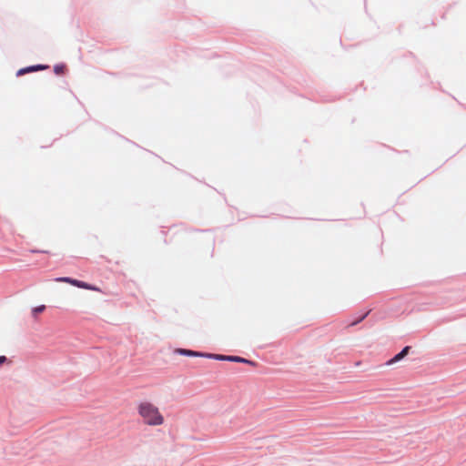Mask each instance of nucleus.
Wrapping results in <instances>:
<instances>
[{"mask_svg":"<svg viewBox=\"0 0 466 466\" xmlns=\"http://www.w3.org/2000/svg\"><path fill=\"white\" fill-rule=\"evenodd\" d=\"M44 310H45V306L44 305L38 306V307H35V308H33L32 315H33L34 318H36V316L42 314Z\"/></svg>","mask_w":466,"mask_h":466,"instance_id":"0eeeda50","label":"nucleus"},{"mask_svg":"<svg viewBox=\"0 0 466 466\" xmlns=\"http://www.w3.org/2000/svg\"><path fill=\"white\" fill-rule=\"evenodd\" d=\"M54 71L55 73L58 74V66H54Z\"/></svg>","mask_w":466,"mask_h":466,"instance_id":"9d476101","label":"nucleus"},{"mask_svg":"<svg viewBox=\"0 0 466 466\" xmlns=\"http://www.w3.org/2000/svg\"><path fill=\"white\" fill-rule=\"evenodd\" d=\"M45 68H47V66H41V65L35 66H28V67H25V68L18 70L17 75L22 76L26 73L35 72V71L45 69Z\"/></svg>","mask_w":466,"mask_h":466,"instance_id":"39448f33","label":"nucleus"},{"mask_svg":"<svg viewBox=\"0 0 466 466\" xmlns=\"http://www.w3.org/2000/svg\"><path fill=\"white\" fill-rule=\"evenodd\" d=\"M144 423L150 426H158L163 423V417L158 408L150 402H142L137 408Z\"/></svg>","mask_w":466,"mask_h":466,"instance_id":"f257e3e1","label":"nucleus"},{"mask_svg":"<svg viewBox=\"0 0 466 466\" xmlns=\"http://www.w3.org/2000/svg\"><path fill=\"white\" fill-rule=\"evenodd\" d=\"M59 70H60V74L63 73V66H60Z\"/></svg>","mask_w":466,"mask_h":466,"instance_id":"9b49d317","label":"nucleus"},{"mask_svg":"<svg viewBox=\"0 0 466 466\" xmlns=\"http://www.w3.org/2000/svg\"><path fill=\"white\" fill-rule=\"evenodd\" d=\"M59 281L60 282L70 283V284L76 285V286H77L79 288H83V289H88V290H96V288L91 287L89 284H87L86 282H82V281H79V280H73L72 279H69V278H60Z\"/></svg>","mask_w":466,"mask_h":466,"instance_id":"7ed1b4c3","label":"nucleus"},{"mask_svg":"<svg viewBox=\"0 0 466 466\" xmlns=\"http://www.w3.org/2000/svg\"><path fill=\"white\" fill-rule=\"evenodd\" d=\"M178 353H180L182 355H185V356H204V357H207V355H208V354H203V353H199V352H197V351H191L189 350H183V349L178 350Z\"/></svg>","mask_w":466,"mask_h":466,"instance_id":"423d86ee","label":"nucleus"},{"mask_svg":"<svg viewBox=\"0 0 466 466\" xmlns=\"http://www.w3.org/2000/svg\"><path fill=\"white\" fill-rule=\"evenodd\" d=\"M207 358L217 359V360H219L234 361V362H239V363H249V364L253 363L250 360H246L244 358H240L238 356H226V355L208 354Z\"/></svg>","mask_w":466,"mask_h":466,"instance_id":"f03ea898","label":"nucleus"},{"mask_svg":"<svg viewBox=\"0 0 466 466\" xmlns=\"http://www.w3.org/2000/svg\"><path fill=\"white\" fill-rule=\"evenodd\" d=\"M370 313V310H368L366 313H364L363 315H361L360 318H359V319L353 321L350 323V326H355L359 323H360L362 320H364V319Z\"/></svg>","mask_w":466,"mask_h":466,"instance_id":"6e6552de","label":"nucleus"},{"mask_svg":"<svg viewBox=\"0 0 466 466\" xmlns=\"http://www.w3.org/2000/svg\"><path fill=\"white\" fill-rule=\"evenodd\" d=\"M6 361L5 356H0V365L4 364Z\"/></svg>","mask_w":466,"mask_h":466,"instance_id":"1a4fd4ad","label":"nucleus"},{"mask_svg":"<svg viewBox=\"0 0 466 466\" xmlns=\"http://www.w3.org/2000/svg\"><path fill=\"white\" fill-rule=\"evenodd\" d=\"M410 350V346L404 347L402 351L397 353L396 355H394L393 359H391L389 361H387V365L390 366V365H393V364L400 361L401 360H403L404 357L407 356V354H408Z\"/></svg>","mask_w":466,"mask_h":466,"instance_id":"20e7f679","label":"nucleus"}]
</instances>
